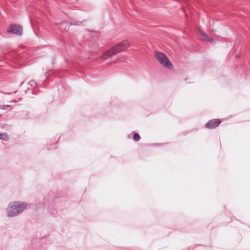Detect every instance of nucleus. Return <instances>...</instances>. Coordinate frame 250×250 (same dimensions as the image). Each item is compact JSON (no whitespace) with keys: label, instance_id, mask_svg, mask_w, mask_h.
<instances>
[{"label":"nucleus","instance_id":"obj_9","mask_svg":"<svg viewBox=\"0 0 250 250\" xmlns=\"http://www.w3.org/2000/svg\"><path fill=\"white\" fill-rule=\"evenodd\" d=\"M133 139L135 141H139L140 140V136L138 133H135L133 135Z\"/></svg>","mask_w":250,"mask_h":250},{"label":"nucleus","instance_id":"obj_3","mask_svg":"<svg viewBox=\"0 0 250 250\" xmlns=\"http://www.w3.org/2000/svg\"><path fill=\"white\" fill-rule=\"evenodd\" d=\"M129 46L130 43L128 40H125L122 41L112 48H110V56L111 54L116 55L119 52L124 51L125 49L129 47Z\"/></svg>","mask_w":250,"mask_h":250},{"label":"nucleus","instance_id":"obj_4","mask_svg":"<svg viewBox=\"0 0 250 250\" xmlns=\"http://www.w3.org/2000/svg\"><path fill=\"white\" fill-rule=\"evenodd\" d=\"M7 31L13 34L21 36L22 33V27L19 25L11 24Z\"/></svg>","mask_w":250,"mask_h":250},{"label":"nucleus","instance_id":"obj_7","mask_svg":"<svg viewBox=\"0 0 250 250\" xmlns=\"http://www.w3.org/2000/svg\"><path fill=\"white\" fill-rule=\"evenodd\" d=\"M9 139V136L6 133H0V140L6 141Z\"/></svg>","mask_w":250,"mask_h":250},{"label":"nucleus","instance_id":"obj_6","mask_svg":"<svg viewBox=\"0 0 250 250\" xmlns=\"http://www.w3.org/2000/svg\"><path fill=\"white\" fill-rule=\"evenodd\" d=\"M198 36L201 40L203 41H208V42H212L213 41L212 38L209 37L201 29H198Z\"/></svg>","mask_w":250,"mask_h":250},{"label":"nucleus","instance_id":"obj_12","mask_svg":"<svg viewBox=\"0 0 250 250\" xmlns=\"http://www.w3.org/2000/svg\"><path fill=\"white\" fill-rule=\"evenodd\" d=\"M65 23H67V22H66V21L61 22L59 24H63Z\"/></svg>","mask_w":250,"mask_h":250},{"label":"nucleus","instance_id":"obj_10","mask_svg":"<svg viewBox=\"0 0 250 250\" xmlns=\"http://www.w3.org/2000/svg\"><path fill=\"white\" fill-rule=\"evenodd\" d=\"M82 22H79L78 21H71L70 23V25H79Z\"/></svg>","mask_w":250,"mask_h":250},{"label":"nucleus","instance_id":"obj_11","mask_svg":"<svg viewBox=\"0 0 250 250\" xmlns=\"http://www.w3.org/2000/svg\"><path fill=\"white\" fill-rule=\"evenodd\" d=\"M29 84H30L31 86H35V85H36V83L35 81H34V80H31V81H30V82H29Z\"/></svg>","mask_w":250,"mask_h":250},{"label":"nucleus","instance_id":"obj_1","mask_svg":"<svg viewBox=\"0 0 250 250\" xmlns=\"http://www.w3.org/2000/svg\"><path fill=\"white\" fill-rule=\"evenodd\" d=\"M27 206L26 203L15 202L10 203L7 209V216L11 217L18 215L24 210Z\"/></svg>","mask_w":250,"mask_h":250},{"label":"nucleus","instance_id":"obj_5","mask_svg":"<svg viewBox=\"0 0 250 250\" xmlns=\"http://www.w3.org/2000/svg\"><path fill=\"white\" fill-rule=\"evenodd\" d=\"M221 123L219 119H215L211 120L206 124V127L207 128H214L218 126Z\"/></svg>","mask_w":250,"mask_h":250},{"label":"nucleus","instance_id":"obj_2","mask_svg":"<svg viewBox=\"0 0 250 250\" xmlns=\"http://www.w3.org/2000/svg\"><path fill=\"white\" fill-rule=\"evenodd\" d=\"M155 57L157 61L163 66L167 69H170L172 67V64L170 62L168 58L163 53L155 51Z\"/></svg>","mask_w":250,"mask_h":250},{"label":"nucleus","instance_id":"obj_8","mask_svg":"<svg viewBox=\"0 0 250 250\" xmlns=\"http://www.w3.org/2000/svg\"><path fill=\"white\" fill-rule=\"evenodd\" d=\"M109 50H107L106 53L101 56V58L104 59H106L109 57Z\"/></svg>","mask_w":250,"mask_h":250}]
</instances>
